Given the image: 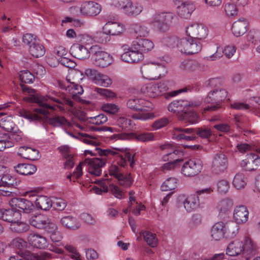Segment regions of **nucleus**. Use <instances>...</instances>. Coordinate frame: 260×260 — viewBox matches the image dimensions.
Wrapping results in <instances>:
<instances>
[{"label":"nucleus","instance_id":"obj_38","mask_svg":"<svg viewBox=\"0 0 260 260\" xmlns=\"http://www.w3.org/2000/svg\"><path fill=\"white\" fill-rule=\"evenodd\" d=\"M20 182V180L8 174H5L1 177L0 186L15 188Z\"/></svg>","mask_w":260,"mask_h":260},{"label":"nucleus","instance_id":"obj_36","mask_svg":"<svg viewBox=\"0 0 260 260\" xmlns=\"http://www.w3.org/2000/svg\"><path fill=\"white\" fill-rule=\"evenodd\" d=\"M16 172L22 175H31L34 174L37 169L34 165L29 164H19L14 167Z\"/></svg>","mask_w":260,"mask_h":260},{"label":"nucleus","instance_id":"obj_26","mask_svg":"<svg viewBox=\"0 0 260 260\" xmlns=\"http://www.w3.org/2000/svg\"><path fill=\"white\" fill-rule=\"evenodd\" d=\"M27 240L29 245L37 248L44 249L48 245L46 238L38 234H30Z\"/></svg>","mask_w":260,"mask_h":260},{"label":"nucleus","instance_id":"obj_39","mask_svg":"<svg viewBox=\"0 0 260 260\" xmlns=\"http://www.w3.org/2000/svg\"><path fill=\"white\" fill-rule=\"evenodd\" d=\"M71 91L70 92L72 94V99L76 101L88 104L90 103L89 101L82 100L79 96L83 92V89L82 86L74 82L71 83Z\"/></svg>","mask_w":260,"mask_h":260},{"label":"nucleus","instance_id":"obj_20","mask_svg":"<svg viewBox=\"0 0 260 260\" xmlns=\"http://www.w3.org/2000/svg\"><path fill=\"white\" fill-rule=\"evenodd\" d=\"M70 52L73 57L80 60L87 59L91 55L90 48L88 49L84 45L78 43L74 44L71 46Z\"/></svg>","mask_w":260,"mask_h":260},{"label":"nucleus","instance_id":"obj_11","mask_svg":"<svg viewBox=\"0 0 260 260\" xmlns=\"http://www.w3.org/2000/svg\"><path fill=\"white\" fill-rule=\"evenodd\" d=\"M173 18L174 15L171 13L155 14L153 16L152 23L159 31L165 32L168 30Z\"/></svg>","mask_w":260,"mask_h":260},{"label":"nucleus","instance_id":"obj_4","mask_svg":"<svg viewBox=\"0 0 260 260\" xmlns=\"http://www.w3.org/2000/svg\"><path fill=\"white\" fill-rule=\"evenodd\" d=\"M228 95V91L223 88H216L210 91L205 98L204 102L211 104L205 110L206 111H216L222 107V103Z\"/></svg>","mask_w":260,"mask_h":260},{"label":"nucleus","instance_id":"obj_61","mask_svg":"<svg viewBox=\"0 0 260 260\" xmlns=\"http://www.w3.org/2000/svg\"><path fill=\"white\" fill-rule=\"evenodd\" d=\"M217 190L220 193H225L230 188L229 182L225 180H219L217 184Z\"/></svg>","mask_w":260,"mask_h":260},{"label":"nucleus","instance_id":"obj_53","mask_svg":"<svg viewBox=\"0 0 260 260\" xmlns=\"http://www.w3.org/2000/svg\"><path fill=\"white\" fill-rule=\"evenodd\" d=\"M146 90L147 94L150 97L155 98L160 95L159 86H157V84H148L146 87Z\"/></svg>","mask_w":260,"mask_h":260},{"label":"nucleus","instance_id":"obj_59","mask_svg":"<svg viewBox=\"0 0 260 260\" xmlns=\"http://www.w3.org/2000/svg\"><path fill=\"white\" fill-rule=\"evenodd\" d=\"M95 91L106 99H113L116 95L114 92L108 89L96 88Z\"/></svg>","mask_w":260,"mask_h":260},{"label":"nucleus","instance_id":"obj_41","mask_svg":"<svg viewBox=\"0 0 260 260\" xmlns=\"http://www.w3.org/2000/svg\"><path fill=\"white\" fill-rule=\"evenodd\" d=\"M52 202L50 198L44 196H38L35 200V205L38 209L47 211L52 206Z\"/></svg>","mask_w":260,"mask_h":260},{"label":"nucleus","instance_id":"obj_62","mask_svg":"<svg viewBox=\"0 0 260 260\" xmlns=\"http://www.w3.org/2000/svg\"><path fill=\"white\" fill-rule=\"evenodd\" d=\"M132 120L124 117H119L116 121V124L122 129L128 128L131 125Z\"/></svg>","mask_w":260,"mask_h":260},{"label":"nucleus","instance_id":"obj_12","mask_svg":"<svg viewBox=\"0 0 260 260\" xmlns=\"http://www.w3.org/2000/svg\"><path fill=\"white\" fill-rule=\"evenodd\" d=\"M187 36L196 40L205 39L208 36V29L203 23H196L189 25L185 28Z\"/></svg>","mask_w":260,"mask_h":260},{"label":"nucleus","instance_id":"obj_42","mask_svg":"<svg viewBox=\"0 0 260 260\" xmlns=\"http://www.w3.org/2000/svg\"><path fill=\"white\" fill-rule=\"evenodd\" d=\"M9 247L18 250V254L23 252L28 247V244L26 241L20 237H17L9 243Z\"/></svg>","mask_w":260,"mask_h":260},{"label":"nucleus","instance_id":"obj_10","mask_svg":"<svg viewBox=\"0 0 260 260\" xmlns=\"http://www.w3.org/2000/svg\"><path fill=\"white\" fill-rule=\"evenodd\" d=\"M181 52L186 54L192 55L201 51L202 44L194 40L191 37H184L180 39Z\"/></svg>","mask_w":260,"mask_h":260},{"label":"nucleus","instance_id":"obj_23","mask_svg":"<svg viewBox=\"0 0 260 260\" xmlns=\"http://www.w3.org/2000/svg\"><path fill=\"white\" fill-rule=\"evenodd\" d=\"M151 104L142 99H131L127 102V106L131 109L136 111L145 112V107L150 108Z\"/></svg>","mask_w":260,"mask_h":260},{"label":"nucleus","instance_id":"obj_48","mask_svg":"<svg viewBox=\"0 0 260 260\" xmlns=\"http://www.w3.org/2000/svg\"><path fill=\"white\" fill-rule=\"evenodd\" d=\"M131 29L136 34L137 37H146L148 33L149 30L148 28L140 24H133L131 26Z\"/></svg>","mask_w":260,"mask_h":260},{"label":"nucleus","instance_id":"obj_19","mask_svg":"<svg viewBox=\"0 0 260 260\" xmlns=\"http://www.w3.org/2000/svg\"><path fill=\"white\" fill-rule=\"evenodd\" d=\"M260 165V157L256 153H249L241 162V166L246 171H252L257 170Z\"/></svg>","mask_w":260,"mask_h":260},{"label":"nucleus","instance_id":"obj_31","mask_svg":"<svg viewBox=\"0 0 260 260\" xmlns=\"http://www.w3.org/2000/svg\"><path fill=\"white\" fill-rule=\"evenodd\" d=\"M180 2H181L180 5V17L184 19L189 18L191 13L195 10L194 5L190 1H180Z\"/></svg>","mask_w":260,"mask_h":260},{"label":"nucleus","instance_id":"obj_43","mask_svg":"<svg viewBox=\"0 0 260 260\" xmlns=\"http://www.w3.org/2000/svg\"><path fill=\"white\" fill-rule=\"evenodd\" d=\"M199 63L194 60L186 59L182 61L180 64V69L182 71L188 73L193 72L199 67Z\"/></svg>","mask_w":260,"mask_h":260},{"label":"nucleus","instance_id":"obj_28","mask_svg":"<svg viewBox=\"0 0 260 260\" xmlns=\"http://www.w3.org/2000/svg\"><path fill=\"white\" fill-rule=\"evenodd\" d=\"M248 214L247 208L244 205H240L235 209L234 218L238 223H245L248 220Z\"/></svg>","mask_w":260,"mask_h":260},{"label":"nucleus","instance_id":"obj_46","mask_svg":"<svg viewBox=\"0 0 260 260\" xmlns=\"http://www.w3.org/2000/svg\"><path fill=\"white\" fill-rule=\"evenodd\" d=\"M20 85L22 88V90L23 92H27L29 94L28 96L24 98V100L26 102L28 103L38 104L37 102H29L26 100L27 98H30L32 96H38L42 103H44L43 102L46 100V99L45 97L40 96L38 94L36 93V91L34 89H32L31 87H28V86L25 85L24 84H20Z\"/></svg>","mask_w":260,"mask_h":260},{"label":"nucleus","instance_id":"obj_57","mask_svg":"<svg viewBox=\"0 0 260 260\" xmlns=\"http://www.w3.org/2000/svg\"><path fill=\"white\" fill-rule=\"evenodd\" d=\"M202 217L200 213L193 214L188 223V226L190 229H194L199 226L202 222Z\"/></svg>","mask_w":260,"mask_h":260},{"label":"nucleus","instance_id":"obj_1","mask_svg":"<svg viewBox=\"0 0 260 260\" xmlns=\"http://www.w3.org/2000/svg\"><path fill=\"white\" fill-rule=\"evenodd\" d=\"M26 100L29 102H37L40 108L34 109V112L36 113L26 110H21L20 115L23 118L30 122H40L46 129V123L53 127L71 126V123L63 116L55 115L49 117L50 114L48 110L54 109L53 107L47 103H42L38 96H32L27 98Z\"/></svg>","mask_w":260,"mask_h":260},{"label":"nucleus","instance_id":"obj_29","mask_svg":"<svg viewBox=\"0 0 260 260\" xmlns=\"http://www.w3.org/2000/svg\"><path fill=\"white\" fill-rule=\"evenodd\" d=\"M247 26L248 22L245 19H240L235 21L232 28L233 34L237 37L243 35L247 31Z\"/></svg>","mask_w":260,"mask_h":260},{"label":"nucleus","instance_id":"obj_54","mask_svg":"<svg viewBox=\"0 0 260 260\" xmlns=\"http://www.w3.org/2000/svg\"><path fill=\"white\" fill-rule=\"evenodd\" d=\"M195 133L203 139L209 138L212 135L211 131L207 127L196 128Z\"/></svg>","mask_w":260,"mask_h":260},{"label":"nucleus","instance_id":"obj_56","mask_svg":"<svg viewBox=\"0 0 260 260\" xmlns=\"http://www.w3.org/2000/svg\"><path fill=\"white\" fill-rule=\"evenodd\" d=\"M89 119L90 120L88 122L93 124L100 125L105 123L107 120V117L104 114H101L99 115L93 117L88 118L86 121H87Z\"/></svg>","mask_w":260,"mask_h":260},{"label":"nucleus","instance_id":"obj_2","mask_svg":"<svg viewBox=\"0 0 260 260\" xmlns=\"http://www.w3.org/2000/svg\"><path fill=\"white\" fill-rule=\"evenodd\" d=\"M95 151H96V153L93 152L91 150H86L84 151V155L86 156L87 154H89L91 156H95L98 154L99 156L103 157L108 156L110 154L117 157V164L122 167H124L126 165V160L130 162L129 165L132 168H134L135 164V161L134 158L135 154L132 156L129 152H125L123 154H119L111 149H102L99 147H96Z\"/></svg>","mask_w":260,"mask_h":260},{"label":"nucleus","instance_id":"obj_44","mask_svg":"<svg viewBox=\"0 0 260 260\" xmlns=\"http://www.w3.org/2000/svg\"><path fill=\"white\" fill-rule=\"evenodd\" d=\"M10 229L14 232L22 233L28 231L29 225L24 222L19 221V220H18L10 224Z\"/></svg>","mask_w":260,"mask_h":260},{"label":"nucleus","instance_id":"obj_33","mask_svg":"<svg viewBox=\"0 0 260 260\" xmlns=\"http://www.w3.org/2000/svg\"><path fill=\"white\" fill-rule=\"evenodd\" d=\"M123 30L122 25L115 22H108L103 26V31L109 35L116 36L120 35L122 33Z\"/></svg>","mask_w":260,"mask_h":260},{"label":"nucleus","instance_id":"obj_24","mask_svg":"<svg viewBox=\"0 0 260 260\" xmlns=\"http://www.w3.org/2000/svg\"><path fill=\"white\" fill-rule=\"evenodd\" d=\"M144 56L140 51L137 49H129L128 51L123 53L121 55V59L128 63L138 62L143 59Z\"/></svg>","mask_w":260,"mask_h":260},{"label":"nucleus","instance_id":"obj_47","mask_svg":"<svg viewBox=\"0 0 260 260\" xmlns=\"http://www.w3.org/2000/svg\"><path fill=\"white\" fill-rule=\"evenodd\" d=\"M134 138L144 142L152 140L153 138V136L152 133H142L138 135L135 133H128L124 136V139H129Z\"/></svg>","mask_w":260,"mask_h":260},{"label":"nucleus","instance_id":"obj_27","mask_svg":"<svg viewBox=\"0 0 260 260\" xmlns=\"http://www.w3.org/2000/svg\"><path fill=\"white\" fill-rule=\"evenodd\" d=\"M18 154L25 159L35 160L39 158V151L34 148L26 146L21 147Z\"/></svg>","mask_w":260,"mask_h":260},{"label":"nucleus","instance_id":"obj_18","mask_svg":"<svg viewBox=\"0 0 260 260\" xmlns=\"http://www.w3.org/2000/svg\"><path fill=\"white\" fill-rule=\"evenodd\" d=\"M228 160L226 156L223 153H216L213 159L212 169L216 174L223 172L228 167Z\"/></svg>","mask_w":260,"mask_h":260},{"label":"nucleus","instance_id":"obj_7","mask_svg":"<svg viewBox=\"0 0 260 260\" xmlns=\"http://www.w3.org/2000/svg\"><path fill=\"white\" fill-rule=\"evenodd\" d=\"M91 58L95 66L106 68L112 62V57L105 51H102L98 45L90 47Z\"/></svg>","mask_w":260,"mask_h":260},{"label":"nucleus","instance_id":"obj_32","mask_svg":"<svg viewBox=\"0 0 260 260\" xmlns=\"http://www.w3.org/2000/svg\"><path fill=\"white\" fill-rule=\"evenodd\" d=\"M60 223L62 226L70 230H76L81 225L78 219L72 216H63L60 219Z\"/></svg>","mask_w":260,"mask_h":260},{"label":"nucleus","instance_id":"obj_17","mask_svg":"<svg viewBox=\"0 0 260 260\" xmlns=\"http://www.w3.org/2000/svg\"><path fill=\"white\" fill-rule=\"evenodd\" d=\"M101 5L93 1L83 3L80 8L81 14L85 16L93 17L98 15L101 11Z\"/></svg>","mask_w":260,"mask_h":260},{"label":"nucleus","instance_id":"obj_25","mask_svg":"<svg viewBox=\"0 0 260 260\" xmlns=\"http://www.w3.org/2000/svg\"><path fill=\"white\" fill-rule=\"evenodd\" d=\"M154 47L153 43L148 39H142L134 41L132 45L133 49H137L142 53L148 52Z\"/></svg>","mask_w":260,"mask_h":260},{"label":"nucleus","instance_id":"obj_63","mask_svg":"<svg viewBox=\"0 0 260 260\" xmlns=\"http://www.w3.org/2000/svg\"><path fill=\"white\" fill-rule=\"evenodd\" d=\"M102 109L104 111L111 114H115L118 111L117 106L114 104L111 103L104 104L102 107Z\"/></svg>","mask_w":260,"mask_h":260},{"label":"nucleus","instance_id":"obj_15","mask_svg":"<svg viewBox=\"0 0 260 260\" xmlns=\"http://www.w3.org/2000/svg\"><path fill=\"white\" fill-rule=\"evenodd\" d=\"M202 169V165L199 160L189 159L183 165L181 173L187 177L198 175Z\"/></svg>","mask_w":260,"mask_h":260},{"label":"nucleus","instance_id":"obj_45","mask_svg":"<svg viewBox=\"0 0 260 260\" xmlns=\"http://www.w3.org/2000/svg\"><path fill=\"white\" fill-rule=\"evenodd\" d=\"M140 235L143 237L144 241L151 247H155L157 244L158 240L156 235L149 231L141 232Z\"/></svg>","mask_w":260,"mask_h":260},{"label":"nucleus","instance_id":"obj_49","mask_svg":"<svg viewBox=\"0 0 260 260\" xmlns=\"http://www.w3.org/2000/svg\"><path fill=\"white\" fill-rule=\"evenodd\" d=\"M110 180L108 178H105L102 180H97L95 182L97 183L102 188L94 186L92 189L96 194H101L102 192H107L109 190V182Z\"/></svg>","mask_w":260,"mask_h":260},{"label":"nucleus","instance_id":"obj_50","mask_svg":"<svg viewBox=\"0 0 260 260\" xmlns=\"http://www.w3.org/2000/svg\"><path fill=\"white\" fill-rule=\"evenodd\" d=\"M246 182L247 178L243 174H237L233 181L234 186L238 189L244 188Z\"/></svg>","mask_w":260,"mask_h":260},{"label":"nucleus","instance_id":"obj_55","mask_svg":"<svg viewBox=\"0 0 260 260\" xmlns=\"http://www.w3.org/2000/svg\"><path fill=\"white\" fill-rule=\"evenodd\" d=\"M94 83L104 87H108L112 84V80L108 76L100 74Z\"/></svg>","mask_w":260,"mask_h":260},{"label":"nucleus","instance_id":"obj_16","mask_svg":"<svg viewBox=\"0 0 260 260\" xmlns=\"http://www.w3.org/2000/svg\"><path fill=\"white\" fill-rule=\"evenodd\" d=\"M109 175L113 176L118 179L120 185L126 187H129L132 184L131 174L124 175L120 173V170L116 165H112L109 169Z\"/></svg>","mask_w":260,"mask_h":260},{"label":"nucleus","instance_id":"obj_60","mask_svg":"<svg viewBox=\"0 0 260 260\" xmlns=\"http://www.w3.org/2000/svg\"><path fill=\"white\" fill-rule=\"evenodd\" d=\"M164 43L169 47L175 48L178 46L179 39L177 36L167 37L164 39Z\"/></svg>","mask_w":260,"mask_h":260},{"label":"nucleus","instance_id":"obj_34","mask_svg":"<svg viewBox=\"0 0 260 260\" xmlns=\"http://www.w3.org/2000/svg\"><path fill=\"white\" fill-rule=\"evenodd\" d=\"M226 229L222 222L216 223L211 228V235L213 239L218 241L223 238Z\"/></svg>","mask_w":260,"mask_h":260},{"label":"nucleus","instance_id":"obj_13","mask_svg":"<svg viewBox=\"0 0 260 260\" xmlns=\"http://www.w3.org/2000/svg\"><path fill=\"white\" fill-rule=\"evenodd\" d=\"M11 207L15 208L17 211L26 214L32 213L35 207L32 202L24 198H14L10 201Z\"/></svg>","mask_w":260,"mask_h":260},{"label":"nucleus","instance_id":"obj_58","mask_svg":"<svg viewBox=\"0 0 260 260\" xmlns=\"http://www.w3.org/2000/svg\"><path fill=\"white\" fill-rule=\"evenodd\" d=\"M235 3H227L225 5L224 10L226 14L229 16H235L237 14L238 8Z\"/></svg>","mask_w":260,"mask_h":260},{"label":"nucleus","instance_id":"obj_9","mask_svg":"<svg viewBox=\"0 0 260 260\" xmlns=\"http://www.w3.org/2000/svg\"><path fill=\"white\" fill-rule=\"evenodd\" d=\"M29 223L32 226L45 231L51 232L55 229V224L45 215L39 214L32 216L29 220Z\"/></svg>","mask_w":260,"mask_h":260},{"label":"nucleus","instance_id":"obj_51","mask_svg":"<svg viewBox=\"0 0 260 260\" xmlns=\"http://www.w3.org/2000/svg\"><path fill=\"white\" fill-rule=\"evenodd\" d=\"M177 186V179L174 178L167 179L161 185V190L163 191L171 190Z\"/></svg>","mask_w":260,"mask_h":260},{"label":"nucleus","instance_id":"obj_30","mask_svg":"<svg viewBox=\"0 0 260 260\" xmlns=\"http://www.w3.org/2000/svg\"><path fill=\"white\" fill-rule=\"evenodd\" d=\"M19 256L24 260H40L45 258H52V255L47 252H41L35 254L26 249L23 252L19 253Z\"/></svg>","mask_w":260,"mask_h":260},{"label":"nucleus","instance_id":"obj_5","mask_svg":"<svg viewBox=\"0 0 260 260\" xmlns=\"http://www.w3.org/2000/svg\"><path fill=\"white\" fill-rule=\"evenodd\" d=\"M141 72L144 78L151 80L165 76L167 71L166 67L161 64L150 63L142 66Z\"/></svg>","mask_w":260,"mask_h":260},{"label":"nucleus","instance_id":"obj_22","mask_svg":"<svg viewBox=\"0 0 260 260\" xmlns=\"http://www.w3.org/2000/svg\"><path fill=\"white\" fill-rule=\"evenodd\" d=\"M48 96L52 101L58 104L62 105H66L71 107H73L74 106V102L62 92L52 91L49 93Z\"/></svg>","mask_w":260,"mask_h":260},{"label":"nucleus","instance_id":"obj_40","mask_svg":"<svg viewBox=\"0 0 260 260\" xmlns=\"http://www.w3.org/2000/svg\"><path fill=\"white\" fill-rule=\"evenodd\" d=\"M257 252V246L248 237L245 238L242 248V255H253Z\"/></svg>","mask_w":260,"mask_h":260},{"label":"nucleus","instance_id":"obj_14","mask_svg":"<svg viewBox=\"0 0 260 260\" xmlns=\"http://www.w3.org/2000/svg\"><path fill=\"white\" fill-rule=\"evenodd\" d=\"M212 191L210 188H207L196 191L197 194H192L188 197L184 201L183 204L185 210L188 212H190L197 209L200 206L199 199L198 195L202 193H210Z\"/></svg>","mask_w":260,"mask_h":260},{"label":"nucleus","instance_id":"obj_21","mask_svg":"<svg viewBox=\"0 0 260 260\" xmlns=\"http://www.w3.org/2000/svg\"><path fill=\"white\" fill-rule=\"evenodd\" d=\"M21 214L15 208L5 209H0V219L6 222H10L11 224L15 221L19 220Z\"/></svg>","mask_w":260,"mask_h":260},{"label":"nucleus","instance_id":"obj_64","mask_svg":"<svg viewBox=\"0 0 260 260\" xmlns=\"http://www.w3.org/2000/svg\"><path fill=\"white\" fill-rule=\"evenodd\" d=\"M169 122L167 118L164 117L155 120L152 124V127L154 129H160L166 126Z\"/></svg>","mask_w":260,"mask_h":260},{"label":"nucleus","instance_id":"obj_8","mask_svg":"<svg viewBox=\"0 0 260 260\" xmlns=\"http://www.w3.org/2000/svg\"><path fill=\"white\" fill-rule=\"evenodd\" d=\"M112 4L123 10L129 16H136L143 10L142 6L138 3H133L131 0H112Z\"/></svg>","mask_w":260,"mask_h":260},{"label":"nucleus","instance_id":"obj_6","mask_svg":"<svg viewBox=\"0 0 260 260\" xmlns=\"http://www.w3.org/2000/svg\"><path fill=\"white\" fill-rule=\"evenodd\" d=\"M197 106L193 104H190V102L187 100L180 99V121L182 124L185 123L184 120H186L187 122L190 124H194L199 121V115L195 112L189 110L191 107Z\"/></svg>","mask_w":260,"mask_h":260},{"label":"nucleus","instance_id":"obj_3","mask_svg":"<svg viewBox=\"0 0 260 260\" xmlns=\"http://www.w3.org/2000/svg\"><path fill=\"white\" fill-rule=\"evenodd\" d=\"M107 162L106 158L93 157L92 158H87L83 162H80L76 167V171L73 174L75 175V179L77 180L82 175V165H87L88 166V172L94 176H99L102 174L101 168L105 166Z\"/></svg>","mask_w":260,"mask_h":260},{"label":"nucleus","instance_id":"obj_52","mask_svg":"<svg viewBox=\"0 0 260 260\" xmlns=\"http://www.w3.org/2000/svg\"><path fill=\"white\" fill-rule=\"evenodd\" d=\"M19 78L23 83L30 84L33 83L35 77L28 70H24L20 72Z\"/></svg>","mask_w":260,"mask_h":260},{"label":"nucleus","instance_id":"obj_37","mask_svg":"<svg viewBox=\"0 0 260 260\" xmlns=\"http://www.w3.org/2000/svg\"><path fill=\"white\" fill-rule=\"evenodd\" d=\"M28 51L33 57L39 58L45 54V48L44 45L37 40L28 47Z\"/></svg>","mask_w":260,"mask_h":260},{"label":"nucleus","instance_id":"obj_35","mask_svg":"<svg viewBox=\"0 0 260 260\" xmlns=\"http://www.w3.org/2000/svg\"><path fill=\"white\" fill-rule=\"evenodd\" d=\"M243 242L235 240L231 242L226 249V254L230 256H236L242 253Z\"/></svg>","mask_w":260,"mask_h":260}]
</instances>
